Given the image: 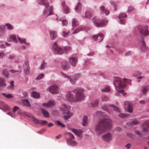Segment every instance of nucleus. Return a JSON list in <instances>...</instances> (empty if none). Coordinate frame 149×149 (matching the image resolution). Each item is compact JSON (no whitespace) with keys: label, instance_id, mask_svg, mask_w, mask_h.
Instances as JSON below:
<instances>
[{"label":"nucleus","instance_id":"f257e3e1","mask_svg":"<svg viewBox=\"0 0 149 149\" xmlns=\"http://www.w3.org/2000/svg\"><path fill=\"white\" fill-rule=\"evenodd\" d=\"M73 93L75 94L74 96L70 92H68L66 95L67 99L70 102H75L81 101L84 97V90L79 88L74 89Z\"/></svg>","mask_w":149,"mask_h":149},{"label":"nucleus","instance_id":"f03ea898","mask_svg":"<svg viewBox=\"0 0 149 149\" xmlns=\"http://www.w3.org/2000/svg\"><path fill=\"white\" fill-rule=\"evenodd\" d=\"M130 83V80L125 78L123 79L118 77L114 78L113 84L116 89L118 92L122 93L123 96L125 95L126 93L124 92L123 89L125 87L126 84H129Z\"/></svg>","mask_w":149,"mask_h":149},{"label":"nucleus","instance_id":"7ed1b4c3","mask_svg":"<svg viewBox=\"0 0 149 149\" xmlns=\"http://www.w3.org/2000/svg\"><path fill=\"white\" fill-rule=\"evenodd\" d=\"M111 121L109 119L103 118L99 120L95 127V130L100 134L110 128Z\"/></svg>","mask_w":149,"mask_h":149},{"label":"nucleus","instance_id":"20e7f679","mask_svg":"<svg viewBox=\"0 0 149 149\" xmlns=\"http://www.w3.org/2000/svg\"><path fill=\"white\" fill-rule=\"evenodd\" d=\"M70 109V107L67 106L65 104H63L60 107V109L63 112V113L65 115L64 117L65 119L67 120L69 118L73 115V113L68 110Z\"/></svg>","mask_w":149,"mask_h":149},{"label":"nucleus","instance_id":"39448f33","mask_svg":"<svg viewBox=\"0 0 149 149\" xmlns=\"http://www.w3.org/2000/svg\"><path fill=\"white\" fill-rule=\"evenodd\" d=\"M71 49L70 47H65L63 50L61 48L59 47L56 42H55L53 46V51L56 54H62L64 52L67 53Z\"/></svg>","mask_w":149,"mask_h":149},{"label":"nucleus","instance_id":"423d86ee","mask_svg":"<svg viewBox=\"0 0 149 149\" xmlns=\"http://www.w3.org/2000/svg\"><path fill=\"white\" fill-rule=\"evenodd\" d=\"M39 3L45 6L46 8V10L43 12V14L44 15H52L53 13V8L52 6L50 8H48L49 4L47 2L46 0H40Z\"/></svg>","mask_w":149,"mask_h":149},{"label":"nucleus","instance_id":"0eeeda50","mask_svg":"<svg viewBox=\"0 0 149 149\" xmlns=\"http://www.w3.org/2000/svg\"><path fill=\"white\" fill-rule=\"evenodd\" d=\"M61 74L65 78L69 79L70 81L72 84L74 83L80 77V75L79 74H73L69 76L63 72H61Z\"/></svg>","mask_w":149,"mask_h":149},{"label":"nucleus","instance_id":"6e6552de","mask_svg":"<svg viewBox=\"0 0 149 149\" xmlns=\"http://www.w3.org/2000/svg\"><path fill=\"white\" fill-rule=\"evenodd\" d=\"M47 90L52 94H56L58 92V87L56 85L54 84L47 88Z\"/></svg>","mask_w":149,"mask_h":149},{"label":"nucleus","instance_id":"1a4fd4ad","mask_svg":"<svg viewBox=\"0 0 149 149\" xmlns=\"http://www.w3.org/2000/svg\"><path fill=\"white\" fill-rule=\"evenodd\" d=\"M124 106L125 109H127L129 113H132L133 111V106L131 102L127 101L124 102Z\"/></svg>","mask_w":149,"mask_h":149},{"label":"nucleus","instance_id":"9d476101","mask_svg":"<svg viewBox=\"0 0 149 149\" xmlns=\"http://www.w3.org/2000/svg\"><path fill=\"white\" fill-rule=\"evenodd\" d=\"M95 26L97 27H101L106 25L105 21H102L100 23L99 22V19L96 17H94L92 19Z\"/></svg>","mask_w":149,"mask_h":149},{"label":"nucleus","instance_id":"9b49d317","mask_svg":"<svg viewBox=\"0 0 149 149\" xmlns=\"http://www.w3.org/2000/svg\"><path fill=\"white\" fill-rule=\"evenodd\" d=\"M145 26H140L139 27V30L140 34L143 35L148 36L149 35V31Z\"/></svg>","mask_w":149,"mask_h":149},{"label":"nucleus","instance_id":"f8f14e48","mask_svg":"<svg viewBox=\"0 0 149 149\" xmlns=\"http://www.w3.org/2000/svg\"><path fill=\"white\" fill-rule=\"evenodd\" d=\"M104 37L103 35L101 33H99L97 35H93L92 36L93 38L95 41L98 42H100L102 41Z\"/></svg>","mask_w":149,"mask_h":149},{"label":"nucleus","instance_id":"ddd939ff","mask_svg":"<svg viewBox=\"0 0 149 149\" xmlns=\"http://www.w3.org/2000/svg\"><path fill=\"white\" fill-rule=\"evenodd\" d=\"M102 138L105 141H110L112 139V136L110 133H108L102 136Z\"/></svg>","mask_w":149,"mask_h":149},{"label":"nucleus","instance_id":"4468645a","mask_svg":"<svg viewBox=\"0 0 149 149\" xmlns=\"http://www.w3.org/2000/svg\"><path fill=\"white\" fill-rule=\"evenodd\" d=\"M69 61L72 65L73 66H75L77 62V59L74 57H70L69 58Z\"/></svg>","mask_w":149,"mask_h":149},{"label":"nucleus","instance_id":"2eb2a0df","mask_svg":"<svg viewBox=\"0 0 149 149\" xmlns=\"http://www.w3.org/2000/svg\"><path fill=\"white\" fill-rule=\"evenodd\" d=\"M55 105V103L54 100H50L47 103L42 104L43 106L47 107L54 106Z\"/></svg>","mask_w":149,"mask_h":149},{"label":"nucleus","instance_id":"dca6fc26","mask_svg":"<svg viewBox=\"0 0 149 149\" xmlns=\"http://www.w3.org/2000/svg\"><path fill=\"white\" fill-rule=\"evenodd\" d=\"M127 16V15L125 13H120L118 16V17L120 19V23L122 24H125V19L123 17H125Z\"/></svg>","mask_w":149,"mask_h":149},{"label":"nucleus","instance_id":"f3484780","mask_svg":"<svg viewBox=\"0 0 149 149\" xmlns=\"http://www.w3.org/2000/svg\"><path fill=\"white\" fill-rule=\"evenodd\" d=\"M1 109L5 111L9 110L10 109V108L8 106L3 102H2L1 103Z\"/></svg>","mask_w":149,"mask_h":149},{"label":"nucleus","instance_id":"a211bd4d","mask_svg":"<svg viewBox=\"0 0 149 149\" xmlns=\"http://www.w3.org/2000/svg\"><path fill=\"white\" fill-rule=\"evenodd\" d=\"M62 5L63 10L65 13L67 14L69 13L70 9L65 4V2L63 1L62 3Z\"/></svg>","mask_w":149,"mask_h":149},{"label":"nucleus","instance_id":"6ab92c4d","mask_svg":"<svg viewBox=\"0 0 149 149\" xmlns=\"http://www.w3.org/2000/svg\"><path fill=\"white\" fill-rule=\"evenodd\" d=\"M149 127V121H147L143 124L142 128L144 131H148V128Z\"/></svg>","mask_w":149,"mask_h":149},{"label":"nucleus","instance_id":"aec40b11","mask_svg":"<svg viewBox=\"0 0 149 149\" xmlns=\"http://www.w3.org/2000/svg\"><path fill=\"white\" fill-rule=\"evenodd\" d=\"M41 110L44 116L46 118L49 117L50 114L48 111L43 109H41Z\"/></svg>","mask_w":149,"mask_h":149},{"label":"nucleus","instance_id":"412c9836","mask_svg":"<svg viewBox=\"0 0 149 149\" xmlns=\"http://www.w3.org/2000/svg\"><path fill=\"white\" fill-rule=\"evenodd\" d=\"M22 103L24 105L28 107H30L31 106V104L28 99H24L22 100Z\"/></svg>","mask_w":149,"mask_h":149},{"label":"nucleus","instance_id":"4be33fe9","mask_svg":"<svg viewBox=\"0 0 149 149\" xmlns=\"http://www.w3.org/2000/svg\"><path fill=\"white\" fill-rule=\"evenodd\" d=\"M99 104V100H93L91 103L90 106L92 107H95L98 105Z\"/></svg>","mask_w":149,"mask_h":149},{"label":"nucleus","instance_id":"5701e85b","mask_svg":"<svg viewBox=\"0 0 149 149\" xmlns=\"http://www.w3.org/2000/svg\"><path fill=\"white\" fill-rule=\"evenodd\" d=\"M101 11L103 13L106 15H108L109 13V11L107 9H105V7L103 6H101L100 7Z\"/></svg>","mask_w":149,"mask_h":149},{"label":"nucleus","instance_id":"b1692460","mask_svg":"<svg viewBox=\"0 0 149 149\" xmlns=\"http://www.w3.org/2000/svg\"><path fill=\"white\" fill-rule=\"evenodd\" d=\"M149 90V86L143 87L141 90V92L143 94H145Z\"/></svg>","mask_w":149,"mask_h":149},{"label":"nucleus","instance_id":"393cba45","mask_svg":"<svg viewBox=\"0 0 149 149\" xmlns=\"http://www.w3.org/2000/svg\"><path fill=\"white\" fill-rule=\"evenodd\" d=\"M71 130L74 133L79 136H80L82 133L81 131V130H78L74 129H71Z\"/></svg>","mask_w":149,"mask_h":149},{"label":"nucleus","instance_id":"a878e982","mask_svg":"<svg viewBox=\"0 0 149 149\" xmlns=\"http://www.w3.org/2000/svg\"><path fill=\"white\" fill-rule=\"evenodd\" d=\"M6 81L4 78L0 77V86H6Z\"/></svg>","mask_w":149,"mask_h":149},{"label":"nucleus","instance_id":"bb28decb","mask_svg":"<svg viewBox=\"0 0 149 149\" xmlns=\"http://www.w3.org/2000/svg\"><path fill=\"white\" fill-rule=\"evenodd\" d=\"M9 41H13L15 43H17V41L16 38V36L14 35H12L10 37L9 39L8 40Z\"/></svg>","mask_w":149,"mask_h":149},{"label":"nucleus","instance_id":"cd10ccee","mask_svg":"<svg viewBox=\"0 0 149 149\" xmlns=\"http://www.w3.org/2000/svg\"><path fill=\"white\" fill-rule=\"evenodd\" d=\"M50 35L52 40L55 38L56 36V33L55 31H51L50 32Z\"/></svg>","mask_w":149,"mask_h":149},{"label":"nucleus","instance_id":"c85d7f7f","mask_svg":"<svg viewBox=\"0 0 149 149\" xmlns=\"http://www.w3.org/2000/svg\"><path fill=\"white\" fill-rule=\"evenodd\" d=\"M32 96L35 98H38L40 97V94L34 91L32 92Z\"/></svg>","mask_w":149,"mask_h":149},{"label":"nucleus","instance_id":"c756f323","mask_svg":"<svg viewBox=\"0 0 149 149\" xmlns=\"http://www.w3.org/2000/svg\"><path fill=\"white\" fill-rule=\"evenodd\" d=\"M18 39L19 41V42L22 43H24L26 45H29V44L28 43H27L26 42V39H24L23 40H22L19 38L18 37Z\"/></svg>","mask_w":149,"mask_h":149},{"label":"nucleus","instance_id":"7c9ffc66","mask_svg":"<svg viewBox=\"0 0 149 149\" xmlns=\"http://www.w3.org/2000/svg\"><path fill=\"white\" fill-rule=\"evenodd\" d=\"M81 4L80 3L78 2L75 8V10L77 12H79L80 10Z\"/></svg>","mask_w":149,"mask_h":149},{"label":"nucleus","instance_id":"2f4dec72","mask_svg":"<svg viewBox=\"0 0 149 149\" xmlns=\"http://www.w3.org/2000/svg\"><path fill=\"white\" fill-rule=\"evenodd\" d=\"M26 68H24V71L25 73L26 74H28L30 72L29 68V65L28 63H27L26 64Z\"/></svg>","mask_w":149,"mask_h":149},{"label":"nucleus","instance_id":"473e14b6","mask_svg":"<svg viewBox=\"0 0 149 149\" xmlns=\"http://www.w3.org/2000/svg\"><path fill=\"white\" fill-rule=\"evenodd\" d=\"M92 14L91 11H87L85 13V17L86 18H90L91 17Z\"/></svg>","mask_w":149,"mask_h":149},{"label":"nucleus","instance_id":"72a5a7b5","mask_svg":"<svg viewBox=\"0 0 149 149\" xmlns=\"http://www.w3.org/2000/svg\"><path fill=\"white\" fill-rule=\"evenodd\" d=\"M4 27L5 28L8 29H12L13 28V26L9 23L6 24L5 25Z\"/></svg>","mask_w":149,"mask_h":149},{"label":"nucleus","instance_id":"f704fd0d","mask_svg":"<svg viewBox=\"0 0 149 149\" xmlns=\"http://www.w3.org/2000/svg\"><path fill=\"white\" fill-rule=\"evenodd\" d=\"M87 117L86 116H84L83 118V125L84 126L86 125L87 124Z\"/></svg>","mask_w":149,"mask_h":149},{"label":"nucleus","instance_id":"c9c22d12","mask_svg":"<svg viewBox=\"0 0 149 149\" xmlns=\"http://www.w3.org/2000/svg\"><path fill=\"white\" fill-rule=\"evenodd\" d=\"M67 143L71 145H75L76 143L75 141L72 140L71 139H68L67 140Z\"/></svg>","mask_w":149,"mask_h":149},{"label":"nucleus","instance_id":"e433bc0d","mask_svg":"<svg viewBox=\"0 0 149 149\" xmlns=\"http://www.w3.org/2000/svg\"><path fill=\"white\" fill-rule=\"evenodd\" d=\"M129 116L130 114L128 113H121L119 115V116L122 118H125L128 117Z\"/></svg>","mask_w":149,"mask_h":149},{"label":"nucleus","instance_id":"4c0bfd02","mask_svg":"<svg viewBox=\"0 0 149 149\" xmlns=\"http://www.w3.org/2000/svg\"><path fill=\"white\" fill-rule=\"evenodd\" d=\"M62 68L64 70H68L69 68L70 65H68L67 63H64L62 64Z\"/></svg>","mask_w":149,"mask_h":149},{"label":"nucleus","instance_id":"58836bf2","mask_svg":"<svg viewBox=\"0 0 149 149\" xmlns=\"http://www.w3.org/2000/svg\"><path fill=\"white\" fill-rule=\"evenodd\" d=\"M109 105L110 107H112L113 108L114 110L118 112L120 111L118 107L113 104H110Z\"/></svg>","mask_w":149,"mask_h":149},{"label":"nucleus","instance_id":"ea45409f","mask_svg":"<svg viewBox=\"0 0 149 149\" xmlns=\"http://www.w3.org/2000/svg\"><path fill=\"white\" fill-rule=\"evenodd\" d=\"M47 65V63H45L44 61H43L42 62L41 64L40 69L41 70L44 69L45 67H46Z\"/></svg>","mask_w":149,"mask_h":149},{"label":"nucleus","instance_id":"a19ab883","mask_svg":"<svg viewBox=\"0 0 149 149\" xmlns=\"http://www.w3.org/2000/svg\"><path fill=\"white\" fill-rule=\"evenodd\" d=\"M78 24V22L77 20L75 19H73L72 20V25L73 26H77Z\"/></svg>","mask_w":149,"mask_h":149},{"label":"nucleus","instance_id":"79ce46f5","mask_svg":"<svg viewBox=\"0 0 149 149\" xmlns=\"http://www.w3.org/2000/svg\"><path fill=\"white\" fill-rule=\"evenodd\" d=\"M110 90V87L109 86H106L104 89L102 90V92H109Z\"/></svg>","mask_w":149,"mask_h":149},{"label":"nucleus","instance_id":"37998d69","mask_svg":"<svg viewBox=\"0 0 149 149\" xmlns=\"http://www.w3.org/2000/svg\"><path fill=\"white\" fill-rule=\"evenodd\" d=\"M146 48L147 47H146L145 43L143 41L142 42V45L141 49L142 50L144 51L145 50Z\"/></svg>","mask_w":149,"mask_h":149},{"label":"nucleus","instance_id":"c03bdc74","mask_svg":"<svg viewBox=\"0 0 149 149\" xmlns=\"http://www.w3.org/2000/svg\"><path fill=\"white\" fill-rule=\"evenodd\" d=\"M140 124V122L136 120H134L131 122V124L132 125H136Z\"/></svg>","mask_w":149,"mask_h":149},{"label":"nucleus","instance_id":"a18cd8bd","mask_svg":"<svg viewBox=\"0 0 149 149\" xmlns=\"http://www.w3.org/2000/svg\"><path fill=\"white\" fill-rule=\"evenodd\" d=\"M3 74L5 77H7L8 76V72L6 70H3Z\"/></svg>","mask_w":149,"mask_h":149},{"label":"nucleus","instance_id":"49530a36","mask_svg":"<svg viewBox=\"0 0 149 149\" xmlns=\"http://www.w3.org/2000/svg\"><path fill=\"white\" fill-rule=\"evenodd\" d=\"M2 94L4 96L6 97L7 98H10L13 97V96L10 94H6L3 93Z\"/></svg>","mask_w":149,"mask_h":149},{"label":"nucleus","instance_id":"de8ad7c7","mask_svg":"<svg viewBox=\"0 0 149 149\" xmlns=\"http://www.w3.org/2000/svg\"><path fill=\"white\" fill-rule=\"evenodd\" d=\"M102 101L103 102L107 101L109 100L108 97L105 95L102 96Z\"/></svg>","mask_w":149,"mask_h":149},{"label":"nucleus","instance_id":"09e8293b","mask_svg":"<svg viewBox=\"0 0 149 149\" xmlns=\"http://www.w3.org/2000/svg\"><path fill=\"white\" fill-rule=\"evenodd\" d=\"M47 123V122L46 120H40L39 122V124L43 125L46 124Z\"/></svg>","mask_w":149,"mask_h":149},{"label":"nucleus","instance_id":"8fccbe9b","mask_svg":"<svg viewBox=\"0 0 149 149\" xmlns=\"http://www.w3.org/2000/svg\"><path fill=\"white\" fill-rule=\"evenodd\" d=\"M102 108L104 110L109 112V111L108 107L107 105H104L102 107Z\"/></svg>","mask_w":149,"mask_h":149},{"label":"nucleus","instance_id":"3c124183","mask_svg":"<svg viewBox=\"0 0 149 149\" xmlns=\"http://www.w3.org/2000/svg\"><path fill=\"white\" fill-rule=\"evenodd\" d=\"M56 123L58 125L63 127H65V125L61 123L60 121L57 120L56 121Z\"/></svg>","mask_w":149,"mask_h":149},{"label":"nucleus","instance_id":"603ef678","mask_svg":"<svg viewBox=\"0 0 149 149\" xmlns=\"http://www.w3.org/2000/svg\"><path fill=\"white\" fill-rule=\"evenodd\" d=\"M33 120L34 122V123L36 124H39V122H40V120H39L37 118H36L33 117Z\"/></svg>","mask_w":149,"mask_h":149},{"label":"nucleus","instance_id":"864d4df0","mask_svg":"<svg viewBox=\"0 0 149 149\" xmlns=\"http://www.w3.org/2000/svg\"><path fill=\"white\" fill-rule=\"evenodd\" d=\"M19 109V107L16 106H14L12 109L13 113H15V112Z\"/></svg>","mask_w":149,"mask_h":149},{"label":"nucleus","instance_id":"5fc2aeb1","mask_svg":"<svg viewBox=\"0 0 149 149\" xmlns=\"http://www.w3.org/2000/svg\"><path fill=\"white\" fill-rule=\"evenodd\" d=\"M44 75L43 74H41L40 75H39L36 78L38 80H39L42 79L44 77Z\"/></svg>","mask_w":149,"mask_h":149},{"label":"nucleus","instance_id":"6e6d98bb","mask_svg":"<svg viewBox=\"0 0 149 149\" xmlns=\"http://www.w3.org/2000/svg\"><path fill=\"white\" fill-rule=\"evenodd\" d=\"M70 33V32H66L65 31H63V36L64 37H65L67 36L68 34Z\"/></svg>","mask_w":149,"mask_h":149},{"label":"nucleus","instance_id":"4d7b16f0","mask_svg":"<svg viewBox=\"0 0 149 149\" xmlns=\"http://www.w3.org/2000/svg\"><path fill=\"white\" fill-rule=\"evenodd\" d=\"M14 82L13 81H11L10 83V88L11 89H13L14 87Z\"/></svg>","mask_w":149,"mask_h":149},{"label":"nucleus","instance_id":"13d9d810","mask_svg":"<svg viewBox=\"0 0 149 149\" xmlns=\"http://www.w3.org/2000/svg\"><path fill=\"white\" fill-rule=\"evenodd\" d=\"M110 3L111 4H112L114 6V7L115 8V10H116V4L115 3V2L113 1H111L110 2Z\"/></svg>","mask_w":149,"mask_h":149},{"label":"nucleus","instance_id":"bf43d9fd","mask_svg":"<svg viewBox=\"0 0 149 149\" xmlns=\"http://www.w3.org/2000/svg\"><path fill=\"white\" fill-rule=\"evenodd\" d=\"M59 20H61L62 22V24L63 25H66L67 24V22L66 20H62L61 19H60Z\"/></svg>","mask_w":149,"mask_h":149},{"label":"nucleus","instance_id":"052dcab7","mask_svg":"<svg viewBox=\"0 0 149 149\" xmlns=\"http://www.w3.org/2000/svg\"><path fill=\"white\" fill-rule=\"evenodd\" d=\"M68 135H69V136L70 137L71 139H74V136L71 133H69Z\"/></svg>","mask_w":149,"mask_h":149},{"label":"nucleus","instance_id":"680f3d73","mask_svg":"<svg viewBox=\"0 0 149 149\" xmlns=\"http://www.w3.org/2000/svg\"><path fill=\"white\" fill-rule=\"evenodd\" d=\"M133 9H134V8L133 7H130L129 8L128 11V12H130L132 10H133Z\"/></svg>","mask_w":149,"mask_h":149},{"label":"nucleus","instance_id":"e2e57ef3","mask_svg":"<svg viewBox=\"0 0 149 149\" xmlns=\"http://www.w3.org/2000/svg\"><path fill=\"white\" fill-rule=\"evenodd\" d=\"M135 133L138 134V135H141L142 133L139 131L136 130L135 132Z\"/></svg>","mask_w":149,"mask_h":149},{"label":"nucleus","instance_id":"0e129e2a","mask_svg":"<svg viewBox=\"0 0 149 149\" xmlns=\"http://www.w3.org/2000/svg\"><path fill=\"white\" fill-rule=\"evenodd\" d=\"M4 56L5 54L3 52L0 53V58H2Z\"/></svg>","mask_w":149,"mask_h":149},{"label":"nucleus","instance_id":"69168bd1","mask_svg":"<svg viewBox=\"0 0 149 149\" xmlns=\"http://www.w3.org/2000/svg\"><path fill=\"white\" fill-rule=\"evenodd\" d=\"M7 114L12 117H13L14 116V114L12 113L11 112H8L7 113Z\"/></svg>","mask_w":149,"mask_h":149},{"label":"nucleus","instance_id":"338daca9","mask_svg":"<svg viewBox=\"0 0 149 149\" xmlns=\"http://www.w3.org/2000/svg\"><path fill=\"white\" fill-rule=\"evenodd\" d=\"M10 72L11 73H14L18 72V71L17 70H10Z\"/></svg>","mask_w":149,"mask_h":149},{"label":"nucleus","instance_id":"774afa93","mask_svg":"<svg viewBox=\"0 0 149 149\" xmlns=\"http://www.w3.org/2000/svg\"><path fill=\"white\" fill-rule=\"evenodd\" d=\"M131 146V145L129 143L125 147H127V149L130 148Z\"/></svg>","mask_w":149,"mask_h":149}]
</instances>
